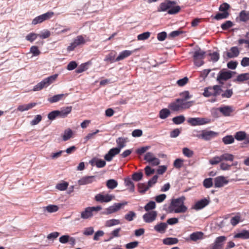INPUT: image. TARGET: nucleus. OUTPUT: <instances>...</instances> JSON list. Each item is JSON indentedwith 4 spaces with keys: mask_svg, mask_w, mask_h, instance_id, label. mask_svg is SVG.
<instances>
[{
    "mask_svg": "<svg viewBox=\"0 0 249 249\" xmlns=\"http://www.w3.org/2000/svg\"><path fill=\"white\" fill-rule=\"evenodd\" d=\"M185 199L184 196L173 199L169 207L170 212H174L175 213H185L187 211V208L184 205Z\"/></svg>",
    "mask_w": 249,
    "mask_h": 249,
    "instance_id": "nucleus-1",
    "label": "nucleus"
},
{
    "mask_svg": "<svg viewBox=\"0 0 249 249\" xmlns=\"http://www.w3.org/2000/svg\"><path fill=\"white\" fill-rule=\"evenodd\" d=\"M194 104L193 101L183 102L182 100L177 99L174 102L169 105V108L173 111H178L189 108Z\"/></svg>",
    "mask_w": 249,
    "mask_h": 249,
    "instance_id": "nucleus-2",
    "label": "nucleus"
},
{
    "mask_svg": "<svg viewBox=\"0 0 249 249\" xmlns=\"http://www.w3.org/2000/svg\"><path fill=\"white\" fill-rule=\"evenodd\" d=\"M234 156L229 153H224L220 156H216L209 160L210 164L216 165L219 163L226 162H233L234 159Z\"/></svg>",
    "mask_w": 249,
    "mask_h": 249,
    "instance_id": "nucleus-3",
    "label": "nucleus"
},
{
    "mask_svg": "<svg viewBox=\"0 0 249 249\" xmlns=\"http://www.w3.org/2000/svg\"><path fill=\"white\" fill-rule=\"evenodd\" d=\"M58 77L57 74L51 75L48 77L44 79L40 82L38 83L33 88L34 91H39L44 88H47L51 84L53 83Z\"/></svg>",
    "mask_w": 249,
    "mask_h": 249,
    "instance_id": "nucleus-4",
    "label": "nucleus"
},
{
    "mask_svg": "<svg viewBox=\"0 0 249 249\" xmlns=\"http://www.w3.org/2000/svg\"><path fill=\"white\" fill-rule=\"evenodd\" d=\"M89 40V38L86 39L82 35L78 36L73 39V41L67 47V51L69 52L73 51L76 47L84 45Z\"/></svg>",
    "mask_w": 249,
    "mask_h": 249,
    "instance_id": "nucleus-5",
    "label": "nucleus"
},
{
    "mask_svg": "<svg viewBox=\"0 0 249 249\" xmlns=\"http://www.w3.org/2000/svg\"><path fill=\"white\" fill-rule=\"evenodd\" d=\"M193 57L195 65L197 67H200L203 65V59L205 58V52L199 49L194 52L191 53Z\"/></svg>",
    "mask_w": 249,
    "mask_h": 249,
    "instance_id": "nucleus-6",
    "label": "nucleus"
},
{
    "mask_svg": "<svg viewBox=\"0 0 249 249\" xmlns=\"http://www.w3.org/2000/svg\"><path fill=\"white\" fill-rule=\"evenodd\" d=\"M223 91L221 86L214 85L213 87H209L204 89L203 95L206 97L210 96L216 97L219 95Z\"/></svg>",
    "mask_w": 249,
    "mask_h": 249,
    "instance_id": "nucleus-7",
    "label": "nucleus"
},
{
    "mask_svg": "<svg viewBox=\"0 0 249 249\" xmlns=\"http://www.w3.org/2000/svg\"><path fill=\"white\" fill-rule=\"evenodd\" d=\"M101 206L96 207H88L85 209L84 211L81 213V217L83 219H88L91 217L93 212H98L102 210Z\"/></svg>",
    "mask_w": 249,
    "mask_h": 249,
    "instance_id": "nucleus-8",
    "label": "nucleus"
},
{
    "mask_svg": "<svg viewBox=\"0 0 249 249\" xmlns=\"http://www.w3.org/2000/svg\"><path fill=\"white\" fill-rule=\"evenodd\" d=\"M235 73L236 72L234 71H228L226 69H222L218 74L217 81H218L219 83L222 84H223L222 81H226L231 78L232 75Z\"/></svg>",
    "mask_w": 249,
    "mask_h": 249,
    "instance_id": "nucleus-9",
    "label": "nucleus"
},
{
    "mask_svg": "<svg viewBox=\"0 0 249 249\" xmlns=\"http://www.w3.org/2000/svg\"><path fill=\"white\" fill-rule=\"evenodd\" d=\"M54 12L52 11H48L47 13L38 16L34 18L32 20V24L33 25H36L37 24L41 23L43 21L49 20L54 16Z\"/></svg>",
    "mask_w": 249,
    "mask_h": 249,
    "instance_id": "nucleus-10",
    "label": "nucleus"
},
{
    "mask_svg": "<svg viewBox=\"0 0 249 249\" xmlns=\"http://www.w3.org/2000/svg\"><path fill=\"white\" fill-rule=\"evenodd\" d=\"M187 121L192 126H196L209 124L211 120L205 118H190Z\"/></svg>",
    "mask_w": 249,
    "mask_h": 249,
    "instance_id": "nucleus-11",
    "label": "nucleus"
},
{
    "mask_svg": "<svg viewBox=\"0 0 249 249\" xmlns=\"http://www.w3.org/2000/svg\"><path fill=\"white\" fill-rule=\"evenodd\" d=\"M227 240L225 236L216 237L214 242L211 245V249H223L224 242Z\"/></svg>",
    "mask_w": 249,
    "mask_h": 249,
    "instance_id": "nucleus-12",
    "label": "nucleus"
},
{
    "mask_svg": "<svg viewBox=\"0 0 249 249\" xmlns=\"http://www.w3.org/2000/svg\"><path fill=\"white\" fill-rule=\"evenodd\" d=\"M114 198V196L113 195L109 194L104 195L103 194L99 193L95 196L94 199L100 203H107L111 201Z\"/></svg>",
    "mask_w": 249,
    "mask_h": 249,
    "instance_id": "nucleus-13",
    "label": "nucleus"
},
{
    "mask_svg": "<svg viewBox=\"0 0 249 249\" xmlns=\"http://www.w3.org/2000/svg\"><path fill=\"white\" fill-rule=\"evenodd\" d=\"M127 202L124 203H116L113 205L109 206L106 209V212L103 213V214H109L114 213H115L119 211L123 206L127 204Z\"/></svg>",
    "mask_w": 249,
    "mask_h": 249,
    "instance_id": "nucleus-14",
    "label": "nucleus"
},
{
    "mask_svg": "<svg viewBox=\"0 0 249 249\" xmlns=\"http://www.w3.org/2000/svg\"><path fill=\"white\" fill-rule=\"evenodd\" d=\"M229 183L227 178L224 176H218L214 179V186L215 188H221Z\"/></svg>",
    "mask_w": 249,
    "mask_h": 249,
    "instance_id": "nucleus-15",
    "label": "nucleus"
},
{
    "mask_svg": "<svg viewBox=\"0 0 249 249\" xmlns=\"http://www.w3.org/2000/svg\"><path fill=\"white\" fill-rule=\"evenodd\" d=\"M157 216V212L152 211L143 214L142 218L145 222L151 223L156 219Z\"/></svg>",
    "mask_w": 249,
    "mask_h": 249,
    "instance_id": "nucleus-16",
    "label": "nucleus"
},
{
    "mask_svg": "<svg viewBox=\"0 0 249 249\" xmlns=\"http://www.w3.org/2000/svg\"><path fill=\"white\" fill-rule=\"evenodd\" d=\"M176 4V1L168 0L165 2H162L160 4L159 7L158 8V12H164L167 10H169L173 5Z\"/></svg>",
    "mask_w": 249,
    "mask_h": 249,
    "instance_id": "nucleus-17",
    "label": "nucleus"
},
{
    "mask_svg": "<svg viewBox=\"0 0 249 249\" xmlns=\"http://www.w3.org/2000/svg\"><path fill=\"white\" fill-rule=\"evenodd\" d=\"M96 177L94 176H85L78 180L79 185H84L90 184L96 181Z\"/></svg>",
    "mask_w": 249,
    "mask_h": 249,
    "instance_id": "nucleus-18",
    "label": "nucleus"
},
{
    "mask_svg": "<svg viewBox=\"0 0 249 249\" xmlns=\"http://www.w3.org/2000/svg\"><path fill=\"white\" fill-rule=\"evenodd\" d=\"M210 202L209 199L203 198L197 201L193 208L196 210H201L207 206Z\"/></svg>",
    "mask_w": 249,
    "mask_h": 249,
    "instance_id": "nucleus-19",
    "label": "nucleus"
},
{
    "mask_svg": "<svg viewBox=\"0 0 249 249\" xmlns=\"http://www.w3.org/2000/svg\"><path fill=\"white\" fill-rule=\"evenodd\" d=\"M204 238V233L202 231H196L193 232L190 235L189 238L186 239V241H192L196 242L197 240H202Z\"/></svg>",
    "mask_w": 249,
    "mask_h": 249,
    "instance_id": "nucleus-20",
    "label": "nucleus"
},
{
    "mask_svg": "<svg viewBox=\"0 0 249 249\" xmlns=\"http://www.w3.org/2000/svg\"><path fill=\"white\" fill-rule=\"evenodd\" d=\"M219 109L222 115L225 117L231 116L234 111L233 107L230 106H223L219 107Z\"/></svg>",
    "mask_w": 249,
    "mask_h": 249,
    "instance_id": "nucleus-21",
    "label": "nucleus"
},
{
    "mask_svg": "<svg viewBox=\"0 0 249 249\" xmlns=\"http://www.w3.org/2000/svg\"><path fill=\"white\" fill-rule=\"evenodd\" d=\"M218 135L217 132L207 130H203V140L205 141H209L217 137Z\"/></svg>",
    "mask_w": 249,
    "mask_h": 249,
    "instance_id": "nucleus-22",
    "label": "nucleus"
},
{
    "mask_svg": "<svg viewBox=\"0 0 249 249\" xmlns=\"http://www.w3.org/2000/svg\"><path fill=\"white\" fill-rule=\"evenodd\" d=\"M234 138L238 141L245 140L244 142L245 144L249 143V136H247L245 131L237 132L234 135Z\"/></svg>",
    "mask_w": 249,
    "mask_h": 249,
    "instance_id": "nucleus-23",
    "label": "nucleus"
},
{
    "mask_svg": "<svg viewBox=\"0 0 249 249\" xmlns=\"http://www.w3.org/2000/svg\"><path fill=\"white\" fill-rule=\"evenodd\" d=\"M230 52H225L228 58H232L237 57L240 53V51L237 47H232L230 50Z\"/></svg>",
    "mask_w": 249,
    "mask_h": 249,
    "instance_id": "nucleus-24",
    "label": "nucleus"
},
{
    "mask_svg": "<svg viewBox=\"0 0 249 249\" xmlns=\"http://www.w3.org/2000/svg\"><path fill=\"white\" fill-rule=\"evenodd\" d=\"M120 152L119 149L116 147L111 148L105 156V159L107 161H110L112 160L113 157L119 154Z\"/></svg>",
    "mask_w": 249,
    "mask_h": 249,
    "instance_id": "nucleus-25",
    "label": "nucleus"
},
{
    "mask_svg": "<svg viewBox=\"0 0 249 249\" xmlns=\"http://www.w3.org/2000/svg\"><path fill=\"white\" fill-rule=\"evenodd\" d=\"M68 95L67 93L55 95L52 97L49 98L48 100L51 103H55L64 99Z\"/></svg>",
    "mask_w": 249,
    "mask_h": 249,
    "instance_id": "nucleus-26",
    "label": "nucleus"
},
{
    "mask_svg": "<svg viewBox=\"0 0 249 249\" xmlns=\"http://www.w3.org/2000/svg\"><path fill=\"white\" fill-rule=\"evenodd\" d=\"M134 52L133 51L124 50L120 53L115 59L116 61H119L131 55Z\"/></svg>",
    "mask_w": 249,
    "mask_h": 249,
    "instance_id": "nucleus-27",
    "label": "nucleus"
},
{
    "mask_svg": "<svg viewBox=\"0 0 249 249\" xmlns=\"http://www.w3.org/2000/svg\"><path fill=\"white\" fill-rule=\"evenodd\" d=\"M72 110V107H67L61 108L59 110L58 116L60 118H65L69 114H70Z\"/></svg>",
    "mask_w": 249,
    "mask_h": 249,
    "instance_id": "nucleus-28",
    "label": "nucleus"
},
{
    "mask_svg": "<svg viewBox=\"0 0 249 249\" xmlns=\"http://www.w3.org/2000/svg\"><path fill=\"white\" fill-rule=\"evenodd\" d=\"M242 221L241 215L240 213H237L234 216L232 217L230 220V223L234 227L238 223Z\"/></svg>",
    "mask_w": 249,
    "mask_h": 249,
    "instance_id": "nucleus-29",
    "label": "nucleus"
},
{
    "mask_svg": "<svg viewBox=\"0 0 249 249\" xmlns=\"http://www.w3.org/2000/svg\"><path fill=\"white\" fill-rule=\"evenodd\" d=\"M36 103H32L26 105H20L18 107L17 109L21 112L28 110L36 106Z\"/></svg>",
    "mask_w": 249,
    "mask_h": 249,
    "instance_id": "nucleus-30",
    "label": "nucleus"
},
{
    "mask_svg": "<svg viewBox=\"0 0 249 249\" xmlns=\"http://www.w3.org/2000/svg\"><path fill=\"white\" fill-rule=\"evenodd\" d=\"M167 228V224L165 223H160L154 226V229L160 233H164Z\"/></svg>",
    "mask_w": 249,
    "mask_h": 249,
    "instance_id": "nucleus-31",
    "label": "nucleus"
},
{
    "mask_svg": "<svg viewBox=\"0 0 249 249\" xmlns=\"http://www.w3.org/2000/svg\"><path fill=\"white\" fill-rule=\"evenodd\" d=\"M116 52L115 51H112L107 55H106L104 59V61L107 62H109L110 63H113L116 61Z\"/></svg>",
    "mask_w": 249,
    "mask_h": 249,
    "instance_id": "nucleus-32",
    "label": "nucleus"
},
{
    "mask_svg": "<svg viewBox=\"0 0 249 249\" xmlns=\"http://www.w3.org/2000/svg\"><path fill=\"white\" fill-rule=\"evenodd\" d=\"M237 165V162L235 161L232 164H230L228 162H222L220 164V169L222 170L226 171L229 170L231 169V166H236Z\"/></svg>",
    "mask_w": 249,
    "mask_h": 249,
    "instance_id": "nucleus-33",
    "label": "nucleus"
},
{
    "mask_svg": "<svg viewBox=\"0 0 249 249\" xmlns=\"http://www.w3.org/2000/svg\"><path fill=\"white\" fill-rule=\"evenodd\" d=\"M239 18L240 21L246 22L249 20V11L242 10L239 14Z\"/></svg>",
    "mask_w": 249,
    "mask_h": 249,
    "instance_id": "nucleus-34",
    "label": "nucleus"
},
{
    "mask_svg": "<svg viewBox=\"0 0 249 249\" xmlns=\"http://www.w3.org/2000/svg\"><path fill=\"white\" fill-rule=\"evenodd\" d=\"M248 80H249V73H245L239 74L234 82H243Z\"/></svg>",
    "mask_w": 249,
    "mask_h": 249,
    "instance_id": "nucleus-35",
    "label": "nucleus"
},
{
    "mask_svg": "<svg viewBox=\"0 0 249 249\" xmlns=\"http://www.w3.org/2000/svg\"><path fill=\"white\" fill-rule=\"evenodd\" d=\"M235 238L242 239H249V230H243L241 232L238 233L234 235Z\"/></svg>",
    "mask_w": 249,
    "mask_h": 249,
    "instance_id": "nucleus-36",
    "label": "nucleus"
},
{
    "mask_svg": "<svg viewBox=\"0 0 249 249\" xmlns=\"http://www.w3.org/2000/svg\"><path fill=\"white\" fill-rule=\"evenodd\" d=\"M178 242V240L177 238L167 237L163 240V243L167 245L176 244Z\"/></svg>",
    "mask_w": 249,
    "mask_h": 249,
    "instance_id": "nucleus-37",
    "label": "nucleus"
},
{
    "mask_svg": "<svg viewBox=\"0 0 249 249\" xmlns=\"http://www.w3.org/2000/svg\"><path fill=\"white\" fill-rule=\"evenodd\" d=\"M126 142V141L125 139L122 137L118 138L116 140V143L118 146V147L116 148L119 149V151H120L121 149L125 146Z\"/></svg>",
    "mask_w": 249,
    "mask_h": 249,
    "instance_id": "nucleus-38",
    "label": "nucleus"
},
{
    "mask_svg": "<svg viewBox=\"0 0 249 249\" xmlns=\"http://www.w3.org/2000/svg\"><path fill=\"white\" fill-rule=\"evenodd\" d=\"M170 114V110L167 108H163L159 112V117L162 119H165Z\"/></svg>",
    "mask_w": 249,
    "mask_h": 249,
    "instance_id": "nucleus-39",
    "label": "nucleus"
},
{
    "mask_svg": "<svg viewBox=\"0 0 249 249\" xmlns=\"http://www.w3.org/2000/svg\"><path fill=\"white\" fill-rule=\"evenodd\" d=\"M229 12L218 13L215 15V16L213 18L219 20L222 19L227 18L229 17Z\"/></svg>",
    "mask_w": 249,
    "mask_h": 249,
    "instance_id": "nucleus-40",
    "label": "nucleus"
},
{
    "mask_svg": "<svg viewBox=\"0 0 249 249\" xmlns=\"http://www.w3.org/2000/svg\"><path fill=\"white\" fill-rule=\"evenodd\" d=\"M222 142L225 144H229L234 142V138L232 135H227L222 138Z\"/></svg>",
    "mask_w": 249,
    "mask_h": 249,
    "instance_id": "nucleus-41",
    "label": "nucleus"
},
{
    "mask_svg": "<svg viewBox=\"0 0 249 249\" xmlns=\"http://www.w3.org/2000/svg\"><path fill=\"white\" fill-rule=\"evenodd\" d=\"M106 185L108 189H113L117 186L118 182L113 179H110L107 181Z\"/></svg>",
    "mask_w": 249,
    "mask_h": 249,
    "instance_id": "nucleus-42",
    "label": "nucleus"
},
{
    "mask_svg": "<svg viewBox=\"0 0 249 249\" xmlns=\"http://www.w3.org/2000/svg\"><path fill=\"white\" fill-rule=\"evenodd\" d=\"M120 224V221L118 219H110L108 220L106 222L105 226L107 227H110L116 225Z\"/></svg>",
    "mask_w": 249,
    "mask_h": 249,
    "instance_id": "nucleus-43",
    "label": "nucleus"
},
{
    "mask_svg": "<svg viewBox=\"0 0 249 249\" xmlns=\"http://www.w3.org/2000/svg\"><path fill=\"white\" fill-rule=\"evenodd\" d=\"M44 209L48 213H52L57 212L59 210V207L55 205H49L44 207Z\"/></svg>",
    "mask_w": 249,
    "mask_h": 249,
    "instance_id": "nucleus-44",
    "label": "nucleus"
},
{
    "mask_svg": "<svg viewBox=\"0 0 249 249\" xmlns=\"http://www.w3.org/2000/svg\"><path fill=\"white\" fill-rule=\"evenodd\" d=\"M89 64V62H87L81 64L75 70V72L77 73H81L88 69V65Z\"/></svg>",
    "mask_w": 249,
    "mask_h": 249,
    "instance_id": "nucleus-45",
    "label": "nucleus"
},
{
    "mask_svg": "<svg viewBox=\"0 0 249 249\" xmlns=\"http://www.w3.org/2000/svg\"><path fill=\"white\" fill-rule=\"evenodd\" d=\"M185 118L184 116L180 115L172 119L173 123L176 124H179L183 123L185 121Z\"/></svg>",
    "mask_w": 249,
    "mask_h": 249,
    "instance_id": "nucleus-46",
    "label": "nucleus"
},
{
    "mask_svg": "<svg viewBox=\"0 0 249 249\" xmlns=\"http://www.w3.org/2000/svg\"><path fill=\"white\" fill-rule=\"evenodd\" d=\"M184 160L177 159L173 163V166L177 169H180L183 166Z\"/></svg>",
    "mask_w": 249,
    "mask_h": 249,
    "instance_id": "nucleus-47",
    "label": "nucleus"
},
{
    "mask_svg": "<svg viewBox=\"0 0 249 249\" xmlns=\"http://www.w3.org/2000/svg\"><path fill=\"white\" fill-rule=\"evenodd\" d=\"M183 154L187 158H191L193 156L194 152L188 148L184 147L182 149Z\"/></svg>",
    "mask_w": 249,
    "mask_h": 249,
    "instance_id": "nucleus-48",
    "label": "nucleus"
},
{
    "mask_svg": "<svg viewBox=\"0 0 249 249\" xmlns=\"http://www.w3.org/2000/svg\"><path fill=\"white\" fill-rule=\"evenodd\" d=\"M181 98L179 99L180 100H182L183 102H186V101L188 99H189L192 97V95H190L189 92L188 91H184L183 92H181L179 94Z\"/></svg>",
    "mask_w": 249,
    "mask_h": 249,
    "instance_id": "nucleus-49",
    "label": "nucleus"
},
{
    "mask_svg": "<svg viewBox=\"0 0 249 249\" xmlns=\"http://www.w3.org/2000/svg\"><path fill=\"white\" fill-rule=\"evenodd\" d=\"M72 135V131L71 129H69L66 130L64 131V133L62 136L63 141H66L69 140L71 137Z\"/></svg>",
    "mask_w": 249,
    "mask_h": 249,
    "instance_id": "nucleus-50",
    "label": "nucleus"
},
{
    "mask_svg": "<svg viewBox=\"0 0 249 249\" xmlns=\"http://www.w3.org/2000/svg\"><path fill=\"white\" fill-rule=\"evenodd\" d=\"M203 185L206 188H210L213 185V178H209L205 179L203 182Z\"/></svg>",
    "mask_w": 249,
    "mask_h": 249,
    "instance_id": "nucleus-51",
    "label": "nucleus"
},
{
    "mask_svg": "<svg viewBox=\"0 0 249 249\" xmlns=\"http://www.w3.org/2000/svg\"><path fill=\"white\" fill-rule=\"evenodd\" d=\"M136 216V213L133 211H129L124 216V218L128 221H132L135 217Z\"/></svg>",
    "mask_w": 249,
    "mask_h": 249,
    "instance_id": "nucleus-52",
    "label": "nucleus"
},
{
    "mask_svg": "<svg viewBox=\"0 0 249 249\" xmlns=\"http://www.w3.org/2000/svg\"><path fill=\"white\" fill-rule=\"evenodd\" d=\"M221 97L222 98H229L231 97L233 95V91L232 89H228L226 90L225 91L223 92V93L221 92Z\"/></svg>",
    "mask_w": 249,
    "mask_h": 249,
    "instance_id": "nucleus-53",
    "label": "nucleus"
},
{
    "mask_svg": "<svg viewBox=\"0 0 249 249\" xmlns=\"http://www.w3.org/2000/svg\"><path fill=\"white\" fill-rule=\"evenodd\" d=\"M151 33L149 32H146L140 34L137 36V39L139 40H144L148 39L150 36Z\"/></svg>",
    "mask_w": 249,
    "mask_h": 249,
    "instance_id": "nucleus-54",
    "label": "nucleus"
},
{
    "mask_svg": "<svg viewBox=\"0 0 249 249\" xmlns=\"http://www.w3.org/2000/svg\"><path fill=\"white\" fill-rule=\"evenodd\" d=\"M233 25V24L231 21L227 20L221 25V27L223 30H227L232 27Z\"/></svg>",
    "mask_w": 249,
    "mask_h": 249,
    "instance_id": "nucleus-55",
    "label": "nucleus"
},
{
    "mask_svg": "<svg viewBox=\"0 0 249 249\" xmlns=\"http://www.w3.org/2000/svg\"><path fill=\"white\" fill-rule=\"evenodd\" d=\"M149 187L144 183H139L138 184V189L140 193L142 194L144 193L148 189Z\"/></svg>",
    "mask_w": 249,
    "mask_h": 249,
    "instance_id": "nucleus-56",
    "label": "nucleus"
},
{
    "mask_svg": "<svg viewBox=\"0 0 249 249\" xmlns=\"http://www.w3.org/2000/svg\"><path fill=\"white\" fill-rule=\"evenodd\" d=\"M156 207V204L155 202L154 201H150L148 203L146 204V205L144 206V210L146 211H149L150 210H152L154 209H155Z\"/></svg>",
    "mask_w": 249,
    "mask_h": 249,
    "instance_id": "nucleus-57",
    "label": "nucleus"
},
{
    "mask_svg": "<svg viewBox=\"0 0 249 249\" xmlns=\"http://www.w3.org/2000/svg\"><path fill=\"white\" fill-rule=\"evenodd\" d=\"M230 8V6L227 3H223L221 4L219 7V10L222 12H229L228 10Z\"/></svg>",
    "mask_w": 249,
    "mask_h": 249,
    "instance_id": "nucleus-58",
    "label": "nucleus"
},
{
    "mask_svg": "<svg viewBox=\"0 0 249 249\" xmlns=\"http://www.w3.org/2000/svg\"><path fill=\"white\" fill-rule=\"evenodd\" d=\"M180 10V7L179 6H176L175 7H172L168 11V13L170 15L176 14L178 13Z\"/></svg>",
    "mask_w": 249,
    "mask_h": 249,
    "instance_id": "nucleus-59",
    "label": "nucleus"
},
{
    "mask_svg": "<svg viewBox=\"0 0 249 249\" xmlns=\"http://www.w3.org/2000/svg\"><path fill=\"white\" fill-rule=\"evenodd\" d=\"M59 110H54L50 112L48 115V118L50 120H53L58 116Z\"/></svg>",
    "mask_w": 249,
    "mask_h": 249,
    "instance_id": "nucleus-60",
    "label": "nucleus"
},
{
    "mask_svg": "<svg viewBox=\"0 0 249 249\" xmlns=\"http://www.w3.org/2000/svg\"><path fill=\"white\" fill-rule=\"evenodd\" d=\"M30 52L34 56H38L40 54V51L36 46H33L30 48Z\"/></svg>",
    "mask_w": 249,
    "mask_h": 249,
    "instance_id": "nucleus-61",
    "label": "nucleus"
},
{
    "mask_svg": "<svg viewBox=\"0 0 249 249\" xmlns=\"http://www.w3.org/2000/svg\"><path fill=\"white\" fill-rule=\"evenodd\" d=\"M209 55L211 56V59L213 62H217L219 59V54L216 52L210 53Z\"/></svg>",
    "mask_w": 249,
    "mask_h": 249,
    "instance_id": "nucleus-62",
    "label": "nucleus"
},
{
    "mask_svg": "<svg viewBox=\"0 0 249 249\" xmlns=\"http://www.w3.org/2000/svg\"><path fill=\"white\" fill-rule=\"evenodd\" d=\"M142 176L143 174L142 172H136L133 174L132 179L136 181H138L142 179Z\"/></svg>",
    "mask_w": 249,
    "mask_h": 249,
    "instance_id": "nucleus-63",
    "label": "nucleus"
},
{
    "mask_svg": "<svg viewBox=\"0 0 249 249\" xmlns=\"http://www.w3.org/2000/svg\"><path fill=\"white\" fill-rule=\"evenodd\" d=\"M68 185L69 184L67 182L58 183L56 185V188L60 191H64L67 189Z\"/></svg>",
    "mask_w": 249,
    "mask_h": 249,
    "instance_id": "nucleus-64",
    "label": "nucleus"
}]
</instances>
